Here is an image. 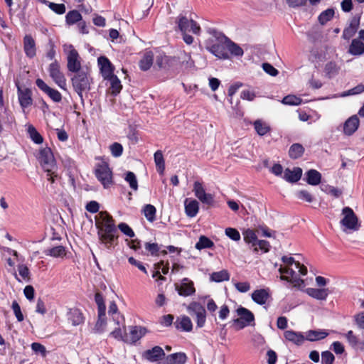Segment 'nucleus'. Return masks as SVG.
<instances>
[{"label": "nucleus", "instance_id": "31", "mask_svg": "<svg viewBox=\"0 0 364 364\" xmlns=\"http://www.w3.org/2000/svg\"><path fill=\"white\" fill-rule=\"evenodd\" d=\"M348 52L354 55H360L364 53V43L358 39H353L349 47Z\"/></svg>", "mask_w": 364, "mask_h": 364}, {"label": "nucleus", "instance_id": "27", "mask_svg": "<svg viewBox=\"0 0 364 364\" xmlns=\"http://www.w3.org/2000/svg\"><path fill=\"white\" fill-rule=\"evenodd\" d=\"M186 213L189 217H194L198 212V202L196 200L186 198L184 201Z\"/></svg>", "mask_w": 364, "mask_h": 364}, {"label": "nucleus", "instance_id": "59", "mask_svg": "<svg viewBox=\"0 0 364 364\" xmlns=\"http://www.w3.org/2000/svg\"><path fill=\"white\" fill-rule=\"evenodd\" d=\"M11 308L14 313L18 320V321H22L24 319L23 315L21 312V307L16 301H14L12 303Z\"/></svg>", "mask_w": 364, "mask_h": 364}, {"label": "nucleus", "instance_id": "17", "mask_svg": "<svg viewBox=\"0 0 364 364\" xmlns=\"http://www.w3.org/2000/svg\"><path fill=\"white\" fill-rule=\"evenodd\" d=\"M165 356L164 350L160 346H154L151 349L146 350L143 353V358L150 362H156Z\"/></svg>", "mask_w": 364, "mask_h": 364}, {"label": "nucleus", "instance_id": "58", "mask_svg": "<svg viewBox=\"0 0 364 364\" xmlns=\"http://www.w3.org/2000/svg\"><path fill=\"white\" fill-rule=\"evenodd\" d=\"M118 228L122 232L129 237H134V232L132 229L126 223H121L118 225Z\"/></svg>", "mask_w": 364, "mask_h": 364}, {"label": "nucleus", "instance_id": "4", "mask_svg": "<svg viewBox=\"0 0 364 364\" xmlns=\"http://www.w3.org/2000/svg\"><path fill=\"white\" fill-rule=\"evenodd\" d=\"M213 37L215 38V40H209V41H211L213 44L207 46V50L219 58H229L230 56L228 52V42H225V41L223 39V38L227 37L225 35L216 31L213 33Z\"/></svg>", "mask_w": 364, "mask_h": 364}, {"label": "nucleus", "instance_id": "60", "mask_svg": "<svg viewBox=\"0 0 364 364\" xmlns=\"http://www.w3.org/2000/svg\"><path fill=\"white\" fill-rule=\"evenodd\" d=\"M296 196L299 199L305 200L309 203L312 202L314 200V197L312 196V195L308 191L306 190L299 191L296 193Z\"/></svg>", "mask_w": 364, "mask_h": 364}, {"label": "nucleus", "instance_id": "25", "mask_svg": "<svg viewBox=\"0 0 364 364\" xmlns=\"http://www.w3.org/2000/svg\"><path fill=\"white\" fill-rule=\"evenodd\" d=\"M67 316L73 326L79 325L83 322L84 318L82 314L78 309H70L67 314Z\"/></svg>", "mask_w": 364, "mask_h": 364}, {"label": "nucleus", "instance_id": "30", "mask_svg": "<svg viewBox=\"0 0 364 364\" xmlns=\"http://www.w3.org/2000/svg\"><path fill=\"white\" fill-rule=\"evenodd\" d=\"M359 27V19L353 18L350 25L346 28L343 33V37L345 39L350 38L357 31Z\"/></svg>", "mask_w": 364, "mask_h": 364}, {"label": "nucleus", "instance_id": "40", "mask_svg": "<svg viewBox=\"0 0 364 364\" xmlns=\"http://www.w3.org/2000/svg\"><path fill=\"white\" fill-rule=\"evenodd\" d=\"M110 81V87L109 90L111 93L114 95H117L119 94L122 90V85L120 80L116 75H112V77L107 78Z\"/></svg>", "mask_w": 364, "mask_h": 364}, {"label": "nucleus", "instance_id": "1", "mask_svg": "<svg viewBox=\"0 0 364 364\" xmlns=\"http://www.w3.org/2000/svg\"><path fill=\"white\" fill-rule=\"evenodd\" d=\"M95 220L100 242L110 249L118 237L113 218L107 212L101 211L95 216Z\"/></svg>", "mask_w": 364, "mask_h": 364}, {"label": "nucleus", "instance_id": "6", "mask_svg": "<svg viewBox=\"0 0 364 364\" xmlns=\"http://www.w3.org/2000/svg\"><path fill=\"white\" fill-rule=\"evenodd\" d=\"M342 214L343 218L341 220V225L350 230H358L360 225L353 210L349 207H346L342 210Z\"/></svg>", "mask_w": 364, "mask_h": 364}, {"label": "nucleus", "instance_id": "23", "mask_svg": "<svg viewBox=\"0 0 364 364\" xmlns=\"http://www.w3.org/2000/svg\"><path fill=\"white\" fill-rule=\"evenodd\" d=\"M23 48L26 55L33 58L36 55V43L33 38L26 35L23 39Z\"/></svg>", "mask_w": 364, "mask_h": 364}, {"label": "nucleus", "instance_id": "56", "mask_svg": "<svg viewBox=\"0 0 364 364\" xmlns=\"http://www.w3.org/2000/svg\"><path fill=\"white\" fill-rule=\"evenodd\" d=\"M111 153L113 156L119 157L122 155L123 151V147L121 144L114 142L109 146Z\"/></svg>", "mask_w": 364, "mask_h": 364}, {"label": "nucleus", "instance_id": "42", "mask_svg": "<svg viewBox=\"0 0 364 364\" xmlns=\"http://www.w3.org/2000/svg\"><path fill=\"white\" fill-rule=\"evenodd\" d=\"M254 127L257 133L263 136L270 131V127L264 122L258 119L254 122Z\"/></svg>", "mask_w": 364, "mask_h": 364}, {"label": "nucleus", "instance_id": "41", "mask_svg": "<svg viewBox=\"0 0 364 364\" xmlns=\"http://www.w3.org/2000/svg\"><path fill=\"white\" fill-rule=\"evenodd\" d=\"M210 281L215 282H221L223 281H228L230 279V274L225 269L220 272H213L210 274Z\"/></svg>", "mask_w": 364, "mask_h": 364}, {"label": "nucleus", "instance_id": "18", "mask_svg": "<svg viewBox=\"0 0 364 364\" xmlns=\"http://www.w3.org/2000/svg\"><path fill=\"white\" fill-rule=\"evenodd\" d=\"M18 100L21 106L24 109L32 105L33 100L31 98V91L28 88L22 89L18 85Z\"/></svg>", "mask_w": 364, "mask_h": 364}, {"label": "nucleus", "instance_id": "7", "mask_svg": "<svg viewBox=\"0 0 364 364\" xmlns=\"http://www.w3.org/2000/svg\"><path fill=\"white\" fill-rule=\"evenodd\" d=\"M239 318L233 320V323L238 326V328H244L247 326L255 325V316L247 309L240 307L236 310Z\"/></svg>", "mask_w": 364, "mask_h": 364}, {"label": "nucleus", "instance_id": "44", "mask_svg": "<svg viewBox=\"0 0 364 364\" xmlns=\"http://www.w3.org/2000/svg\"><path fill=\"white\" fill-rule=\"evenodd\" d=\"M154 161L156 163V166L161 173H164L165 169V163L162 152L161 151H157L154 154Z\"/></svg>", "mask_w": 364, "mask_h": 364}, {"label": "nucleus", "instance_id": "54", "mask_svg": "<svg viewBox=\"0 0 364 364\" xmlns=\"http://www.w3.org/2000/svg\"><path fill=\"white\" fill-rule=\"evenodd\" d=\"M28 133L31 139L36 144H41L43 142V137L37 132V130L32 126L28 127Z\"/></svg>", "mask_w": 364, "mask_h": 364}, {"label": "nucleus", "instance_id": "16", "mask_svg": "<svg viewBox=\"0 0 364 364\" xmlns=\"http://www.w3.org/2000/svg\"><path fill=\"white\" fill-rule=\"evenodd\" d=\"M97 61L101 73L105 79H107L114 75V67L107 57L100 56L98 58Z\"/></svg>", "mask_w": 364, "mask_h": 364}, {"label": "nucleus", "instance_id": "61", "mask_svg": "<svg viewBox=\"0 0 364 364\" xmlns=\"http://www.w3.org/2000/svg\"><path fill=\"white\" fill-rule=\"evenodd\" d=\"M108 313L112 316V319L122 318V316L118 313V309L114 302H112L109 304Z\"/></svg>", "mask_w": 364, "mask_h": 364}, {"label": "nucleus", "instance_id": "43", "mask_svg": "<svg viewBox=\"0 0 364 364\" xmlns=\"http://www.w3.org/2000/svg\"><path fill=\"white\" fill-rule=\"evenodd\" d=\"M214 245L213 241H211L209 238L205 236H200L199 237L198 242L196 244V248L197 250H202L205 248H210Z\"/></svg>", "mask_w": 364, "mask_h": 364}, {"label": "nucleus", "instance_id": "22", "mask_svg": "<svg viewBox=\"0 0 364 364\" xmlns=\"http://www.w3.org/2000/svg\"><path fill=\"white\" fill-rule=\"evenodd\" d=\"M269 296V290L265 289L255 290L252 294V300L259 305L265 304Z\"/></svg>", "mask_w": 364, "mask_h": 364}, {"label": "nucleus", "instance_id": "3", "mask_svg": "<svg viewBox=\"0 0 364 364\" xmlns=\"http://www.w3.org/2000/svg\"><path fill=\"white\" fill-rule=\"evenodd\" d=\"M71 82L74 90L80 99L83 100L82 92H88L90 90L92 78L90 77L88 70L86 69L75 73L71 77Z\"/></svg>", "mask_w": 364, "mask_h": 364}, {"label": "nucleus", "instance_id": "38", "mask_svg": "<svg viewBox=\"0 0 364 364\" xmlns=\"http://www.w3.org/2000/svg\"><path fill=\"white\" fill-rule=\"evenodd\" d=\"M176 327L181 328L186 331H191L193 328L191 320L189 317L184 316L180 318H178L176 322Z\"/></svg>", "mask_w": 364, "mask_h": 364}, {"label": "nucleus", "instance_id": "24", "mask_svg": "<svg viewBox=\"0 0 364 364\" xmlns=\"http://www.w3.org/2000/svg\"><path fill=\"white\" fill-rule=\"evenodd\" d=\"M176 62H178L181 67L183 70H191L195 67L194 61L192 60L190 54L183 53H181L177 58Z\"/></svg>", "mask_w": 364, "mask_h": 364}, {"label": "nucleus", "instance_id": "48", "mask_svg": "<svg viewBox=\"0 0 364 364\" xmlns=\"http://www.w3.org/2000/svg\"><path fill=\"white\" fill-rule=\"evenodd\" d=\"M334 15V11L332 9H328L323 11L318 16V21L321 24L324 25L326 22L330 21Z\"/></svg>", "mask_w": 364, "mask_h": 364}, {"label": "nucleus", "instance_id": "39", "mask_svg": "<svg viewBox=\"0 0 364 364\" xmlns=\"http://www.w3.org/2000/svg\"><path fill=\"white\" fill-rule=\"evenodd\" d=\"M45 254L53 257H63L65 254V249L63 246L59 245L44 251Z\"/></svg>", "mask_w": 364, "mask_h": 364}, {"label": "nucleus", "instance_id": "53", "mask_svg": "<svg viewBox=\"0 0 364 364\" xmlns=\"http://www.w3.org/2000/svg\"><path fill=\"white\" fill-rule=\"evenodd\" d=\"M280 279L287 281V282H290V283H292L294 284V287H301L304 283V279H302L301 278H299V277H294L292 278H290L289 276L281 275L280 276Z\"/></svg>", "mask_w": 364, "mask_h": 364}, {"label": "nucleus", "instance_id": "33", "mask_svg": "<svg viewBox=\"0 0 364 364\" xmlns=\"http://www.w3.org/2000/svg\"><path fill=\"white\" fill-rule=\"evenodd\" d=\"M306 181L309 184L316 186L320 183L321 180V174L315 169H311L306 173Z\"/></svg>", "mask_w": 364, "mask_h": 364}, {"label": "nucleus", "instance_id": "20", "mask_svg": "<svg viewBox=\"0 0 364 364\" xmlns=\"http://www.w3.org/2000/svg\"><path fill=\"white\" fill-rule=\"evenodd\" d=\"M359 119L356 115H353L348 118L343 125V132L346 135L353 134L358 128Z\"/></svg>", "mask_w": 364, "mask_h": 364}, {"label": "nucleus", "instance_id": "9", "mask_svg": "<svg viewBox=\"0 0 364 364\" xmlns=\"http://www.w3.org/2000/svg\"><path fill=\"white\" fill-rule=\"evenodd\" d=\"M69 51L67 55V68L69 72L77 73L82 70L81 66L80 57L77 51L73 48L72 45L68 46Z\"/></svg>", "mask_w": 364, "mask_h": 364}, {"label": "nucleus", "instance_id": "55", "mask_svg": "<svg viewBox=\"0 0 364 364\" xmlns=\"http://www.w3.org/2000/svg\"><path fill=\"white\" fill-rule=\"evenodd\" d=\"M335 360L333 354L328 351H323L321 353V363L322 364H333Z\"/></svg>", "mask_w": 364, "mask_h": 364}, {"label": "nucleus", "instance_id": "57", "mask_svg": "<svg viewBox=\"0 0 364 364\" xmlns=\"http://www.w3.org/2000/svg\"><path fill=\"white\" fill-rule=\"evenodd\" d=\"M225 234L228 237L234 241H239L240 240V232L232 228H228L225 229Z\"/></svg>", "mask_w": 364, "mask_h": 364}, {"label": "nucleus", "instance_id": "12", "mask_svg": "<svg viewBox=\"0 0 364 364\" xmlns=\"http://www.w3.org/2000/svg\"><path fill=\"white\" fill-rule=\"evenodd\" d=\"M147 333V329L141 326H132L129 328V334L125 333L124 341L129 343H133L139 341Z\"/></svg>", "mask_w": 364, "mask_h": 364}, {"label": "nucleus", "instance_id": "37", "mask_svg": "<svg viewBox=\"0 0 364 364\" xmlns=\"http://www.w3.org/2000/svg\"><path fill=\"white\" fill-rule=\"evenodd\" d=\"M225 42H228V52L235 56H242L243 50L236 43L230 41L228 38H223Z\"/></svg>", "mask_w": 364, "mask_h": 364}, {"label": "nucleus", "instance_id": "5", "mask_svg": "<svg viewBox=\"0 0 364 364\" xmlns=\"http://www.w3.org/2000/svg\"><path fill=\"white\" fill-rule=\"evenodd\" d=\"M176 23L181 33L192 32L193 34L198 35L200 32V27L197 22L182 14L176 18Z\"/></svg>", "mask_w": 364, "mask_h": 364}, {"label": "nucleus", "instance_id": "29", "mask_svg": "<svg viewBox=\"0 0 364 364\" xmlns=\"http://www.w3.org/2000/svg\"><path fill=\"white\" fill-rule=\"evenodd\" d=\"M176 63V58L160 55L157 56L156 63L159 68H167Z\"/></svg>", "mask_w": 364, "mask_h": 364}, {"label": "nucleus", "instance_id": "19", "mask_svg": "<svg viewBox=\"0 0 364 364\" xmlns=\"http://www.w3.org/2000/svg\"><path fill=\"white\" fill-rule=\"evenodd\" d=\"M305 292L311 297L321 301H325L329 294V290L326 288H307Z\"/></svg>", "mask_w": 364, "mask_h": 364}, {"label": "nucleus", "instance_id": "34", "mask_svg": "<svg viewBox=\"0 0 364 364\" xmlns=\"http://www.w3.org/2000/svg\"><path fill=\"white\" fill-rule=\"evenodd\" d=\"M154 54L149 51L144 53V56L139 61V67L142 70H148L153 64Z\"/></svg>", "mask_w": 364, "mask_h": 364}, {"label": "nucleus", "instance_id": "21", "mask_svg": "<svg viewBox=\"0 0 364 364\" xmlns=\"http://www.w3.org/2000/svg\"><path fill=\"white\" fill-rule=\"evenodd\" d=\"M302 169L299 167H295L293 170L286 168L284 172L283 178L289 183L297 182L301 177Z\"/></svg>", "mask_w": 364, "mask_h": 364}, {"label": "nucleus", "instance_id": "49", "mask_svg": "<svg viewBox=\"0 0 364 364\" xmlns=\"http://www.w3.org/2000/svg\"><path fill=\"white\" fill-rule=\"evenodd\" d=\"M338 70L339 67L334 62H328L325 66V72L328 77H331L336 75Z\"/></svg>", "mask_w": 364, "mask_h": 364}, {"label": "nucleus", "instance_id": "11", "mask_svg": "<svg viewBox=\"0 0 364 364\" xmlns=\"http://www.w3.org/2000/svg\"><path fill=\"white\" fill-rule=\"evenodd\" d=\"M188 311L192 316L196 317L197 326L201 328L205 323V309L198 302H191L188 306Z\"/></svg>", "mask_w": 364, "mask_h": 364}, {"label": "nucleus", "instance_id": "8", "mask_svg": "<svg viewBox=\"0 0 364 364\" xmlns=\"http://www.w3.org/2000/svg\"><path fill=\"white\" fill-rule=\"evenodd\" d=\"M95 176L105 188H107L112 183V172L108 164L102 162L97 165Z\"/></svg>", "mask_w": 364, "mask_h": 364}, {"label": "nucleus", "instance_id": "28", "mask_svg": "<svg viewBox=\"0 0 364 364\" xmlns=\"http://www.w3.org/2000/svg\"><path fill=\"white\" fill-rule=\"evenodd\" d=\"M187 360L184 353H176L166 356L165 364H184Z\"/></svg>", "mask_w": 364, "mask_h": 364}, {"label": "nucleus", "instance_id": "13", "mask_svg": "<svg viewBox=\"0 0 364 364\" xmlns=\"http://www.w3.org/2000/svg\"><path fill=\"white\" fill-rule=\"evenodd\" d=\"M38 87L47 94L50 98L55 102H59L62 100L61 94L55 89L49 87L43 80L38 78L36 81Z\"/></svg>", "mask_w": 364, "mask_h": 364}, {"label": "nucleus", "instance_id": "51", "mask_svg": "<svg viewBox=\"0 0 364 364\" xmlns=\"http://www.w3.org/2000/svg\"><path fill=\"white\" fill-rule=\"evenodd\" d=\"M282 103L288 105H299L301 103L302 100L296 95H289L284 97L282 100Z\"/></svg>", "mask_w": 364, "mask_h": 364}, {"label": "nucleus", "instance_id": "64", "mask_svg": "<svg viewBox=\"0 0 364 364\" xmlns=\"http://www.w3.org/2000/svg\"><path fill=\"white\" fill-rule=\"evenodd\" d=\"M364 92V85L360 84L357 85L356 87L349 90L347 92H345L342 95V96H347V95H357L360 94Z\"/></svg>", "mask_w": 364, "mask_h": 364}, {"label": "nucleus", "instance_id": "26", "mask_svg": "<svg viewBox=\"0 0 364 364\" xmlns=\"http://www.w3.org/2000/svg\"><path fill=\"white\" fill-rule=\"evenodd\" d=\"M284 337L287 341L298 346L301 345L305 340V338L301 333L291 330L285 331Z\"/></svg>", "mask_w": 364, "mask_h": 364}, {"label": "nucleus", "instance_id": "46", "mask_svg": "<svg viewBox=\"0 0 364 364\" xmlns=\"http://www.w3.org/2000/svg\"><path fill=\"white\" fill-rule=\"evenodd\" d=\"M65 17L66 23L69 25H72L77 23L82 18L81 14L76 10L69 11Z\"/></svg>", "mask_w": 364, "mask_h": 364}, {"label": "nucleus", "instance_id": "2", "mask_svg": "<svg viewBox=\"0 0 364 364\" xmlns=\"http://www.w3.org/2000/svg\"><path fill=\"white\" fill-rule=\"evenodd\" d=\"M38 160L47 173L48 180L53 183L55 178L58 177V166L51 149L48 147L41 149L39 151Z\"/></svg>", "mask_w": 364, "mask_h": 364}, {"label": "nucleus", "instance_id": "50", "mask_svg": "<svg viewBox=\"0 0 364 364\" xmlns=\"http://www.w3.org/2000/svg\"><path fill=\"white\" fill-rule=\"evenodd\" d=\"M124 179L127 183H129L131 188H132L134 191H136L138 189V183L136 177L133 172L128 171L126 173Z\"/></svg>", "mask_w": 364, "mask_h": 364}, {"label": "nucleus", "instance_id": "62", "mask_svg": "<svg viewBox=\"0 0 364 364\" xmlns=\"http://www.w3.org/2000/svg\"><path fill=\"white\" fill-rule=\"evenodd\" d=\"M264 71L271 76H277L279 71L268 63H264L262 65Z\"/></svg>", "mask_w": 364, "mask_h": 364}, {"label": "nucleus", "instance_id": "52", "mask_svg": "<svg viewBox=\"0 0 364 364\" xmlns=\"http://www.w3.org/2000/svg\"><path fill=\"white\" fill-rule=\"evenodd\" d=\"M18 271L19 275L22 277V279L26 282H29L31 279V274L29 269L25 264H19L18 265Z\"/></svg>", "mask_w": 364, "mask_h": 364}, {"label": "nucleus", "instance_id": "36", "mask_svg": "<svg viewBox=\"0 0 364 364\" xmlns=\"http://www.w3.org/2000/svg\"><path fill=\"white\" fill-rule=\"evenodd\" d=\"M304 152V146L299 143L293 144L289 150V156L291 159H296L300 158Z\"/></svg>", "mask_w": 364, "mask_h": 364}, {"label": "nucleus", "instance_id": "14", "mask_svg": "<svg viewBox=\"0 0 364 364\" xmlns=\"http://www.w3.org/2000/svg\"><path fill=\"white\" fill-rule=\"evenodd\" d=\"M175 289L183 296L193 295L196 291L193 282L188 278H184L180 284H175Z\"/></svg>", "mask_w": 364, "mask_h": 364}, {"label": "nucleus", "instance_id": "63", "mask_svg": "<svg viewBox=\"0 0 364 364\" xmlns=\"http://www.w3.org/2000/svg\"><path fill=\"white\" fill-rule=\"evenodd\" d=\"M106 325L105 316L98 315V319L95 324V329L97 332H102Z\"/></svg>", "mask_w": 364, "mask_h": 364}, {"label": "nucleus", "instance_id": "47", "mask_svg": "<svg viewBox=\"0 0 364 364\" xmlns=\"http://www.w3.org/2000/svg\"><path fill=\"white\" fill-rule=\"evenodd\" d=\"M43 2L48 4L49 8L58 14H63L65 12V6L63 4H55L43 0Z\"/></svg>", "mask_w": 364, "mask_h": 364}, {"label": "nucleus", "instance_id": "35", "mask_svg": "<svg viewBox=\"0 0 364 364\" xmlns=\"http://www.w3.org/2000/svg\"><path fill=\"white\" fill-rule=\"evenodd\" d=\"M328 333L322 330H310L306 332V339L309 341H316L325 338Z\"/></svg>", "mask_w": 364, "mask_h": 364}, {"label": "nucleus", "instance_id": "15", "mask_svg": "<svg viewBox=\"0 0 364 364\" xmlns=\"http://www.w3.org/2000/svg\"><path fill=\"white\" fill-rule=\"evenodd\" d=\"M193 192L195 196L203 203L211 204L213 198L211 194L206 193L203 185L199 181H196L193 184Z\"/></svg>", "mask_w": 364, "mask_h": 364}, {"label": "nucleus", "instance_id": "32", "mask_svg": "<svg viewBox=\"0 0 364 364\" xmlns=\"http://www.w3.org/2000/svg\"><path fill=\"white\" fill-rule=\"evenodd\" d=\"M244 240L245 242L252 244L254 247V251L257 252V242L258 241L255 232L253 230L247 229L243 232Z\"/></svg>", "mask_w": 364, "mask_h": 364}, {"label": "nucleus", "instance_id": "10", "mask_svg": "<svg viewBox=\"0 0 364 364\" xmlns=\"http://www.w3.org/2000/svg\"><path fill=\"white\" fill-rule=\"evenodd\" d=\"M48 72L50 77L61 88L65 90L66 78L60 70V64L55 60L50 64Z\"/></svg>", "mask_w": 364, "mask_h": 364}, {"label": "nucleus", "instance_id": "45", "mask_svg": "<svg viewBox=\"0 0 364 364\" xmlns=\"http://www.w3.org/2000/svg\"><path fill=\"white\" fill-rule=\"evenodd\" d=\"M143 213L146 218L152 222L155 220L156 208L154 205L147 204L144 207Z\"/></svg>", "mask_w": 364, "mask_h": 364}]
</instances>
